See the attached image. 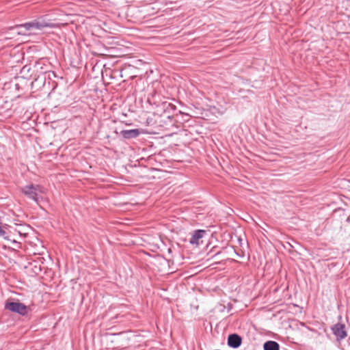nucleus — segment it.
<instances>
[{
  "instance_id": "obj_13",
  "label": "nucleus",
  "mask_w": 350,
  "mask_h": 350,
  "mask_svg": "<svg viewBox=\"0 0 350 350\" xmlns=\"http://www.w3.org/2000/svg\"><path fill=\"white\" fill-rule=\"evenodd\" d=\"M38 75L36 76V75H34V79L33 81L31 82V85L32 86H38V88H41L42 87H44L46 84V81H36V79L37 78Z\"/></svg>"
},
{
  "instance_id": "obj_10",
  "label": "nucleus",
  "mask_w": 350,
  "mask_h": 350,
  "mask_svg": "<svg viewBox=\"0 0 350 350\" xmlns=\"http://www.w3.org/2000/svg\"><path fill=\"white\" fill-rule=\"evenodd\" d=\"M263 350H280V345L274 340H267L263 344Z\"/></svg>"
},
{
  "instance_id": "obj_9",
  "label": "nucleus",
  "mask_w": 350,
  "mask_h": 350,
  "mask_svg": "<svg viewBox=\"0 0 350 350\" xmlns=\"http://www.w3.org/2000/svg\"><path fill=\"white\" fill-rule=\"evenodd\" d=\"M33 68L31 65H25L21 70V77L24 79H31L33 75Z\"/></svg>"
},
{
  "instance_id": "obj_7",
  "label": "nucleus",
  "mask_w": 350,
  "mask_h": 350,
  "mask_svg": "<svg viewBox=\"0 0 350 350\" xmlns=\"http://www.w3.org/2000/svg\"><path fill=\"white\" fill-rule=\"evenodd\" d=\"M56 77V75L55 72L51 70H44L41 74H39L36 79V81H46L49 80V84L50 83L49 81L52 80L53 78Z\"/></svg>"
},
{
  "instance_id": "obj_16",
  "label": "nucleus",
  "mask_w": 350,
  "mask_h": 350,
  "mask_svg": "<svg viewBox=\"0 0 350 350\" xmlns=\"http://www.w3.org/2000/svg\"><path fill=\"white\" fill-rule=\"evenodd\" d=\"M179 113H181V114H183V113H182L180 111H179ZM183 115H184V116H187V117H189V114H187V113H183Z\"/></svg>"
},
{
  "instance_id": "obj_3",
  "label": "nucleus",
  "mask_w": 350,
  "mask_h": 350,
  "mask_svg": "<svg viewBox=\"0 0 350 350\" xmlns=\"http://www.w3.org/2000/svg\"><path fill=\"white\" fill-rule=\"evenodd\" d=\"M332 334L336 336L337 341H341L347 336L346 326L344 323H337L331 327Z\"/></svg>"
},
{
  "instance_id": "obj_15",
  "label": "nucleus",
  "mask_w": 350,
  "mask_h": 350,
  "mask_svg": "<svg viewBox=\"0 0 350 350\" xmlns=\"http://www.w3.org/2000/svg\"><path fill=\"white\" fill-rule=\"evenodd\" d=\"M5 234H6L5 231L4 230H3V228L0 226V237H3L5 239H7L8 237H5Z\"/></svg>"
},
{
  "instance_id": "obj_12",
  "label": "nucleus",
  "mask_w": 350,
  "mask_h": 350,
  "mask_svg": "<svg viewBox=\"0 0 350 350\" xmlns=\"http://www.w3.org/2000/svg\"><path fill=\"white\" fill-rule=\"evenodd\" d=\"M44 64L42 63V61H38V62H36L35 63V64L33 65V72H40V74L42 73V72H43L44 70H43V66Z\"/></svg>"
},
{
  "instance_id": "obj_4",
  "label": "nucleus",
  "mask_w": 350,
  "mask_h": 350,
  "mask_svg": "<svg viewBox=\"0 0 350 350\" xmlns=\"http://www.w3.org/2000/svg\"><path fill=\"white\" fill-rule=\"evenodd\" d=\"M40 186L36 185H28L23 187L22 192L29 199L33 200L35 202L38 201L37 191Z\"/></svg>"
},
{
  "instance_id": "obj_2",
  "label": "nucleus",
  "mask_w": 350,
  "mask_h": 350,
  "mask_svg": "<svg viewBox=\"0 0 350 350\" xmlns=\"http://www.w3.org/2000/svg\"><path fill=\"white\" fill-rule=\"evenodd\" d=\"M5 308L21 316H27L30 311L29 308L25 304L15 301H7L5 303Z\"/></svg>"
},
{
  "instance_id": "obj_11",
  "label": "nucleus",
  "mask_w": 350,
  "mask_h": 350,
  "mask_svg": "<svg viewBox=\"0 0 350 350\" xmlns=\"http://www.w3.org/2000/svg\"><path fill=\"white\" fill-rule=\"evenodd\" d=\"M31 269L32 270V272L36 275H39L42 271V267L41 265L39 263V262L34 261L33 262H31L30 264Z\"/></svg>"
},
{
  "instance_id": "obj_6",
  "label": "nucleus",
  "mask_w": 350,
  "mask_h": 350,
  "mask_svg": "<svg viewBox=\"0 0 350 350\" xmlns=\"http://www.w3.org/2000/svg\"><path fill=\"white\" fill-rule=\"evenodd\" d=\"M206 234V231L205 230L198 229L194 230L189 239V243L191 245H199V240L203 238Z\"/></svg>"
},
{
  "instance_id": "obj_1",
  "label": "nucleus",
  "mask_w": 350,
  "mask_h": 350,
  "mask_svg": "<svg viewBox=\"0 0 350 350\" xmlns=\"http://www.w3.org/2000/svg\"><path fill=\"white\" fill-rule=\"evenodd\" d=\"M51 27V24L45 22L44 20H33L27 23L15 25L12 28L18 35L25 36L29 34V31L32 30H42L44 27Z\"/></svg>"
},
{
  "instance_id": "obj_8",
  "label": "nucleus",
  "mask_w": 350,
  "mask_h": 350,
  "mask_svg": "<svg viewBox=\"0 0 350 350\" xmlns=\"http://www.w3.org/2000/svg\"><path fill=\"white\" fill-rule=\"evenodd\" d=\"M140 131L138 129H133L129 130H122L120 131V135L126 139H133L138 137Z\"/></svg>"
},
{
  "instance_id": "obj_5",
  "label": "nucleus",
  "mask_w": 350,
  "mask_h": 350,
  "mask_svg": "<svg viewBox=\"0 0 350 350\" xmlns=\"http://www.w3.org/2000/svg\"><path fill=\"white\" fill-rule=\"evenodd\" d=\"M242 344V337L238 334H231L228 336L227 345L232 349L239 348Z\"/></svg>"
},
{
  "instance_id": "obj_14",
  "label": "nucleus",
  "mask_w": 350,
  "mask_h": 350,
  "mask_svg": "<svg viewBox=\"0 0 350 350\" xmlns=\"http://www.w3.org/2000/svg\"><path fill=\"white\" fill-rule=\"evenodd\" d=\"M163 108L165 109H173V110L176 109V107L174 105H173L172 104H171V103H164L163 104Z\"/></svg>"
},
{
  "instance_id": "obj_17",
  "label": "nucleus",
  "mask_w": 350,
  "mask_h": 350,
  "mask_svg": "<svg viewBox=\"0 0 350 350\" xmlns=\"http://www.w3.org/2000/svg\"><path fill=\"white\" fill-rule=\"evenodd\" d=\"M19 87L18 84H16V88L18 89Z\"/></svg>"
}]
</instances>
